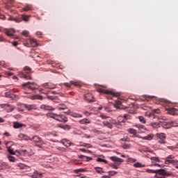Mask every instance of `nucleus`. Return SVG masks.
<instances>
[{
    "mask_svg": "<svg viewBox=\"0 0 178 178\" xmlns=\"http://www.w3.org/2000/svg\"><path fill=\"white\" fill-rule=\"evenodd\" d=\"M167 126H172L173 127H178V124L173 121H170L167 123Z\"/></svg>",
    "mask_w": 178,
    "mask_h": 178,
    "instance_id": "28",
    "label": "nucleus"
},
{
    "mask_svg": "<svg viewBox=\"0 0 178 178\" xmlns=\"http://www.w3.org/2000/svg\"><path fill=\"white\" fill-rule=\"evenodd\" d=\"M0 66H3V67H5V66H6L5 61H0Z\"/></svg>",
    "mask_w": 178,
    "mask_h": 178,
    "instance_id": "51",
    "label": "nucleus"
},
{
    "mask_svg": "<svg viewBox=\"0 0 178 178\" xmlns=\"http://www.w3.org/2000/svg\"><path fill=\"white\" fill-rule=\"evenodd\" d=\"M146 172H148V173H158V170H149L147 169Z\"/></svg>",
    "mask_w": 178,
    "mask_h": 178,
    "instance_id": "43",
    "label": "nucleus"
},
{
    "mask_svg": "<svg viewBox=\"0 0 178 178\" xmlns=\"http://www.w3.org/2000/svg\"><path fill=\"white\" fill-rule=\"evenodd\" d=\"M6 35L8 37H13V34H15V29H6L5 31Z\"/></svg>",
    "mask_w": 178,
    "mask_h": 178,
    "instance_id": "12",
    "label": "nucleus"
},
{
    "mask_svg": "<svg viewBox=\"0 0 178 178\" xmlns=\"http://www.w3.org/2000/svg\"><path fill=\"white\" fill-rule=\"evenodd\" d=\"M27 86H28L29 90H36L37 88V83H35V82L28 81L27 83L22 84V87H27Z\"/></svg>",
    "mask_w": 178,
    "mask_h": 178,
    "instance_id": "4",
    "label": "nucleus"
},
{
    "mask_svg": "<svg viewBox=\"0 0 178 178\" xmlns=\"http://www.w3.org/2000/svg\"><path fill=\"white\" fill-rule=\"evenodd\" d=\"M103 124L106 126V127H108V129H112V127H113V126L112 125V124H111L108 121H104Z\"/></svg>",
    "mask_w": 178,
    "mask_h": 178,
    "instance_id": "26",
    "label": "nucleus"
},
{
    "mask_svg": "<svg viewBox=\"0 0 178 178\" xmlns=\"http://www.w3.org/2000/svg\"><path fill=\"white\" fill-rule=\"evenodd\" d=\"M24 108H26L27 111H35V109H37V106L34 104H32V105L24 104Z\"/></svg>",
    "mask_w": 178,
    "mask_h": 178,
    "instance_id": "8",
    "label": "nucleus"
},
{
    "mask_svg": "<svg viewBox=\"0 0 178 178\" xmlns=\"http://www.w3.org/2000/svg\"><path fill=\"white\" fill-rule=\"evenodd\" d=\"M47 98L48 99H51V100L55 99V97L54 96H47Z\"/></svg>",
    "mask_w": 178,
    "mask_h": 178,
    "instance_id": "56",
    "label": "nucleus"
},
{
    "mask_svg": "<svg viewBox=\"0 0 178 178\" xmlns=\"http://www.w3.org/2000/svg\"><path fill=\"white\" fill-rule=\"evenodd\" d=\"M152 127H154V129H158V127H159V123L158 122H154L152 124Z\"/></svg>",
    "mask_w": 178,
    "mask_h": 178,
    "instance_id": "42",
    "label": "nucleus"
},
{
    "mask_svg": "<svg viewBox=\"0 0 178 178\" xmlns=\"http://www.w3.org/2000/svg\"><path fill=\"white\" fill-rule=\"evenodd\" d=\"M102 178H111L109 175H103Z\"/></svg>",
    "mask_w": 178,
    "mask_h": 178,
    "instance_id": "61",
    "label": "nucleus"
},
{
    "mask_svg": "<svg viewBox=\"0 0 178 178\" xmlns=\"http://www.w3.org/2000/svg\"><path fill=\"white\" fill-rule=\"evenodd\" d=\"M47 118L55 119V120H58V122H67V118L60 114H56V113L49 112L47 113Z\"/></svg>",
    "mask_w": 178,
    "mask_h": 178,
    "instance_id": "1",
    "label": "nucleus"
},
{
    "mask_svg": "<svg viewBox=\"0 0 178 178\" xmlns=\"http://www.w3.org/2000/svg\"><path fill=\"white\" fill-rule=\"evenodd\" d=\"M24 70H25L26 73H31V68L30 67H24Z\"/></svg>",
    "mask_w": 178,
    "mask_h": 178,
    "instance_id": "37",
    "label": "nucleus"
},
{
    "mask_svg": "<svg viewBox=\"0 0 178 178\" xmlns=\"http://www.w3.org/2000/svg\"><path fill=\"white\" fill-rule=\"evenodd\" d=\"M43 87H44V88H47V89H54V88H55V86L51 85V83H44Z\"/></svg>",
    "mask_w": 178,
    "mask_h": 178,
    "instance_id": "23",
    "label": "nucleus"
},
{
    "mask_svg": "<svg viewBox=\"0 0 178 178\" xmlns=\"http://www.w3.org/2000/svg\"><path fill=\"white\" fill-rule=\"evenodd\" d=\"M63 145H65V147H72V145H74L73 143H71L70 141L66 140H63Z\"/></svg>",
    "mask_w": 178,
    "mask_h": 178,
    "instance_id": "17",
    "label": "nucleus"
},
{
    "mask_svg": "<svg viewBox=\"0 0 178 178\" xmlns=\"http://www.w3.org/2000/svg\"><path fill=\"white\" fill-rule=\"evenodd\" d=\"M1 108H3L7 112H12L15 109V107L10 104H2Z\"/></svg>",
    "mask_w": 178,
    "mask_h": 178,
    "instance_id": "7",
    "label": "nucleus"
},
{
    "mask_svg": "<svg viewBox=\"0 0 178 178\" xmlns=\"http://www.w3.org/2000/svg\"><path fill=\"white\" fill-rule=\"evenodd\" d=\"M12 44L13 45V47H17L18 43H17V42H13Z\"/></svg>",
    "mask_w": 178,
    "mask_h": 178,
    "instance_id": "57",
    "label": "nucleus"
},
{
    "mask_svg": "<svg viewBox=\"0 0 178 178\" xmlns=\"http://www.w3.org/2000/svg\"><path fill=\"white\" fill-rule=\"evenodd\" d=\"M8 20L15 22L16 23H20V22H22V18H15L14 17H10Z\"/></svg>",
    "mask_w": 178,
    "mask_h": 178,
    "instance_id": "22",
    "label": "nucleus"
},
{
    "mask_svg": "<svg viewBox=\"0 0 178 178\" xmlns=\"http://www.w3.org/2000/svg\"><path fill=\"white\" fill-rule=\"evenodd\" d=\"M128 131L130 134H133V136H136V134H137V131H136V129H134L133 128L129 129Z\"/></svg>",
    "mask_w": 178,
    "mask_h": 178,
    "instance_id": "30",
    "label": "nucleus"
},
{
    "mask_svg": "<svg viewBox=\"0 0 178 178\" xmlns=\"http://www.w3.org/2000/svg\"><path fill=\"white\" fill-rule=\"evenodd\" d=\"M8 161H10V162H15V161H16V159H15V157L10 156H8Z\"/></svg>",
    "mask_w": 178,
    "mask_h": 178,
    "instance_id": "44",
    "label": "nucleus"
},
{
    "mask_svg": "<svg viewBox=\"0 0 178 178\" xmlns=\"http://www.w3.org/2000/svg\"><path fill=\"white\" fill-rule=\"evenodd\" d=\"M145 116L147 118H149V119H155V114H154V113H151V112H147L145 113Z\"/></svg>",
    "mask_w": 178,
    "mask_h": 178,
    "instance_id": "19",
    "label": "nucleus"
},
{
    "mask_svg": "<svg viewBox=\"0 0 178 178\" xmlns=\"http://www.w3.org/2000/svg\"><path fill=\"white\" fill-rule=\"evenodd\" d=\"M33 9V6L31 5H26L24 8L23 10L25 12H29V10H31Z\"/></svg>",
    "mask_w": 178,
    "mask_h": 178,
    "instance_id": "29",
    "label": "nucleus"
},
{
    "mask_svg": "<svg viewBox=\"0 0 178 178\" xmlns=\"http://www.w3.org/2000/svg\"><path fill=\"white\" fill-rule=\"evenodd\" d=\"M114 106L117 109H122V102H120V101L119 100L115 101V104H114Z\"/></svg>",
    "mask_w": 178,
    "mask_h": 178,
    "instance_id": "21",
    "label": "nucleus"
},
{
    "mask_svg": "<svg viewBox=\"0 0 178 178\" xmlns=\"http://www.w3.org/2000/svg\"><path fill=\"white\" fill-rule=\"evenodd\" d=\"M97 91L98 92H102L103 94H111V95H113V97H120V93L119 92H115L102 88H97Z\"/></svg>",
    "mask_w": 178,
    "mask_h": 178,
    "instance_id": "3",
    "label": "nucleus"
},
{
    "mask_svg": "<svg viewBox=\"0 0 178 178\" xmlns=\"http://www.w3.org/2000/svg\"><path fill=\"white\" fill-rule=\"evenodd\" d=\"M72 85H74L75 86H80L79 82H75L73 81H71L70 83H64V86H65V87H68V88H70L72 87Z\"/></svg>",
    "mask_w": 178,
    "mask_h": 178,
    "instance_id": "10",
    "label": "nucleus"
},
{
    "mask_svg": "<svg viewBox=\"0 0 178 178\" xmlns=\"http://www.w3.org/2000/svg\"><path fill=\"white\" fill-rule=\"evenodd\" d=\"M110 159L113 162H123V159L118 158L117 156H111L110 157Z\"/></svg>",
    "mask_w": 178,
    "mask_h": 178,
    "instance_id": "18",
    "label": "nucleus"
},
{
    "mask_svg": "<svg viewBox=\"0 0 178 178\" xmlns=\"http://www.w3.org/2000/svg\"><path fill=\"white\" fill-rule=\"evenodd\" d=\"M31 45H32V47H37V40H34V39H31L29 41Z\"/></svg>",
    "mask_w": 178,
    "mask_h": 178,
    "instance_id": "33",
    "label": "nucleus"
},
{
    "mask_svg": "<svg viewBox=\"0 0 178 178\" xmlns=\"http://www.w3.org/2000/svg\"><path fill=\"white\" fill-rule=\"evenodd\" d=\"M15 119H20L21 116L20 115H15Z\"/></svg>",
    "mask_w": 178,
    "mask_h": 178,
    "instance_id": "64",
    "label": "nucleus"
},
{
    "mask_svg": "<svg viewBox=\"0 0 178 178\" xmlns=\"http://www.w3.org/2000/svg\"><path fill=\"white\" fill-rule=\"evenodd\" d=\"M13 124L14 129H20V127H23V124H20L19 122H14Z\"/></svg>",
    "mask_w": 178,
    "mask_h": 178,
    "instance_id": "25",
    "label": "nucleus"
},
{
    "mask_svg": "<svg viewBox=\"0 0 178 178\" xmlns=\"http://www.w3.org/2000/svg\"><path fill=\"white\" fill-rule=\"evenodd\" d=\"M95 170H96V172H97V173H102V168L96 167Z\"/></svg>",
    "mask_w": 178,
    "mask_h": 178,
    "instance_id": "46",
    "label": "nucleus"
},
{
    "mask_svg": "<svg viewBox=\"0 0 178 178\" xmlns=\"http://www.w3.org/2000/svg\"><path fill=\"white\" fill-rule=\"evenodd\" d=\"M156 136L157 138H159V140H165L166 138V134L164 133L156 134Z\"/></svg>",
    "mask_w": 178,
    "mask_h": 178,
    "instance_id": "16",
    "label": "nucleus"
},
{
    "mask_svg": "<svg viewBox=\"0 0 178 178\" xmlns=\"http://www.w3.org/2000/svg\"><path fill=\"white\" fill-rule=\"evenodd\" d=\"M85 97L88 102H94L95 101V99L92 94H88Z\"/></svg>",
    "mask_w": 178,
    "mask_h": 178,
    "instance_id": "13",
    "label": "nucleus"
},
{
    "mask_svg": "<svg viewBox=\"0 0 178 178\" xmlns=\"http://www.w3.org/2000/svg\"><path fill=\"white\" fill-rule=\"evenodd\" d=\"M122 147L124 149H129V148H131V145H130L129 144H124V145H122Z\"/></svg>",
    "mask_w": 178,
    "mask_h": 178,
    "instance_id": "39",
    "label": "nucleus"
},
{
    "mask_svg": "<svg viewBox=\"0 0 178 178\" xmlns=\"http://www.w3.org/2000/svg\"><path fill=\"white\" fill-rule=\"evenodd\" d=\"M175 159V156H173L172 155H169L168 157H166L165 159Z\"/></svg>",
    "mask_w": 178,
    "mask_h": 178,
    "instance_id": "53",
    "label": "nucleus"
},
{
    "mask_svg": "<svg viewBox=\"0 0 178 178\" xmlns=\"http://www.w3.org/2000/svg\"><path fill=\"white\" fill-rule=\"evenodd\" d=\"M138 138H141L142 140H147V141H151L154 138V134H149L147 136L141 137L136 136Z\"/></svg>",
    "mask_w": 178,
    "mask_h": 178,
    "instance_id": "9",
    "label": "nucleus"
},
{
    "mask_svg": "<svg viewBox=\"0 0 178 178\" xmlns=\"http://www.w3.org/2000/svg\"><path fill=\"white\" fill-rule=\"evenodd\" d=\"M32 99H40L41 101L42 100V96L40 95H35L32 97Z\"/></svg>",
    "mask_w": 178,
    "mask_h": 178,
    "instance_id": "32",
    "label": "nucleus"
},
{
    "mask_svg": "<svg viewBox=\"0 0 178 178\" xmlns=\"http://www.w3.org/2000/svg\"><path fill=\"white\" fill-rule=\"evenodd\" d=\"M41 109H43V111H55V108H52L51 106H47L45 104H42L40 106Z\"/></svg>",
    "mask_w": 178,
    "mask_h": 178,
    "instance_id": "11",
    "label": "nucleus"
},
{
    "mask_svg": "<svg viewBox=\"0 0 178 178\" xmlns=\"http://www.w3.org/2000/svg\"><path fill=\"white\" fill-rule=\"evenodd\" d=\"M159 144H166V142L165 141H163V140H160L159 141Z\"/></svg>",
    "mask_w": 178,
    "mask_h": 178,
    "instance_id": "62",
    "label": "nucleus"
},
{
    "mask_svg": "<svg viewBox=\"0 0 178 178\" xmlns=\"http://www.w3.org/2000/svg\"><path fill=\"white\" fill-rule=\"evenodd\" d=\"M108 173L111 176H115V175H118V171H109Z\"/></svg>",
    "mask_w": 178,
    "mask_h": 178,
    "instance_id": "47",
    "label": "nucleus"
},
{
    "mask_svg": "<svg viewBox=\"0 0 178 178\" xmlns=\"http://www.w3.org/2000/svg\"><path fill=\"white\" fill-rule=\"evenodd\" d=\"M100 118H102V119H108V116H106L104 114H101Z\"/></svg>",
    "mask_w": 178,
    "mask_h": 178,
    "instance_id": "52",
    "label": "nucleus"
},
{
    "mask_svg": "<svg viewBox=\"0 0 178 178\" xmlns=\"http://www.w3.org/2000/svg\"><path fill=\"white\" fill-rule=\"evenodd\" d=\"M60 129H63L64 130H70V126L69 125H59Z\"/></svg>",
    "mask_w": 178,
    "mask_h": 178,
    "instance_id": "34",
    "label": "nucleus"
},
{
    "mask_svg": "<svg viewBox=\"0 0 178 178\" xmlns=\"http://www.w3.org/2000/svg\"><path fill=\"white\" fill-rule=\"evenodd\" d=\"M30 140L31 141H34V143H36L37 144H40L38 145V147H40V148L42 147V145H45V143L42 141V139L38 136H33Z\"/></svg>",
    "mask_w": 178,
    "mask_h": 178,
    "instance_id": "2",
    "label": "nucleus"
},
{
    "mask_svg": "<svg viewBox=\"0 0 178 178\" xmlns=\"http://www.w3.org/2000/svg\"><path fill=\"white\" fill-rule=\"evenodd\" d=\"M97 162H104V163H108V161L101 158H97Z\"/></svg>",
    "mask_w": 178,
    "mask_h": 178,
    "instance_id": "40",
    "label": "nucleus"
},
{
    "mask_svg": "<svg viewBox=\"0 0 178 178\" xmlns=\"http://www.w3.org/2000/svg\"><path fill=\"white\" fill-rule=\"evenodd\" d=\"M167 148H168V149H172V150H173V149H175V148H176V147H173V146H168Z\"/></svg>",
    "mask_w": 178,
    "mask_h": 178,
    "instance_id": "59",
    "label": "nucleus"
},
{
    "mask_svg": "<svg viewBox=\"0 0 178 178\" xmlns=\"http://www.w3.org/2000/svg\"><path fill=\"white\" fill-rule=\"evenodd\" d=\"M74 118H81V115L77 113L72 114Z\"/></svg>",
    "mask_w": 178,
    "mask_h": 178,
    "instance_id": "50",
    "label": "nucleus"
},
{
    "mask_svg": "<svg viewBox=\"0 0 178 178\" xmlns=\"http://www.w3.org/2000/svg\"><path fill=\"white\" fill-rule=\"evenodd\" d=\"M154 177H156V178H165V176H163V175L161 176V175H156L154 176Z\"/></svg>",
    "mask_w": 178,
    "mask_h": 178,
    "instance_id": "54",
    "label": "nucleus"
},
{
    "mask_svg": "<svg viewBox=\"0 0 178 178\" xmlns=\"http://www.w3.org/2000/svg\"><path fill=\"white\" fill-rule=\"evenodd\" d=\"M78 158H79V159H82L83 161H86V162H88V161H91L92 159V158L88 157V156H86L84 155H79Z\"/></svg>",
    "mask_w": 178,
    "mask_h": 178,
    "instance_id": "14",
    "label": "nucleus"
},
{
    "mask_svg": "<svg viewBox=\"0 0 178 178\" xmlns=\"http://www.w3.org/2000/svg\"><path fill=\"white\" fill-rule=\"evenodd\" d=\"M178 163L177 160H169V159H165V165H169L172 163V165H176V163Z\"/></svg>",
    "mask_w": 178,
    "mask_h": 178,
    "instance_id": "15",
    "label": "nucleus"
},
{
    "mask_svg": "<svg viewBox=\"0 0 178 178\" xmlns=\"http://www.w3.org/2000/svg\"><path fill=\"white\" fill-rule=\"evenodd\" d=\"M29 31H22V35H24V37H29Z\"/></svg>",
    "mask_w": 178,
    "mask_h": 178,
    "instance_id": "45",
    "label": "nucleus"
},
{
    "mask_svg": "<svg viewBox=\"0 0 178 178\" xmlns=\"http://www.w3.org/2000/svg\"><path fill=\"white\" fill-rule=\"evenodd\" d=\"M57 109L58 111H65V109H67V107L65 104H61L57 107Z\"/></svg>",
    "mask_w": 178,
    "mask_h": 178,
    "instance_id": "27",
    "label": "nucleus"
},
{
    "mask_svg": "<svg viewBox=\"0 0 178 178\" xmlns=\"http://www.w3.org/2000/svg\"><path fill=\"white\" fill-rule=\"evenodd\" d=\"M0 19H5V15H0Z\"/></svg>",
    "mask_w": 178,
    "mask_h": 178,
    "instance_id": "63",
    "label": "nucleus"
},
{
    "mask_svg": "<svg viewBox=\"0 0 178 178\" xmlns=\"http://www.w3.org/2000/svg\"><path fill=\"white\" fill-rule=\"evenodd\" d=\"M120 141H124V142L129 141V138H121Z\"/></svg>",
    "mask_w": 178,
    "mask_h": 178,
    "instance_id": "55",
    "label": "nucleus"
},
{
    "mask_svg": "<svg viewBox=\"0 0 178 178\" xmlns=\"http://www.w3.org/2000/svg\"><path fill=\"white\" fill-rule=\"evenodd\" d=\"M18 168H19V169H27V165L20 163L17 164Z\"/></svg>",
    "mask_w": 178,
    "mask_h": 178,
    "instance_id": "35",
    "label": "nucleus"
},
{
    "mask_svg": "<svg viewBox=\"0 0 178 178\" xmlns=\"http://www.w3.org/2000/svg\"><path fill=\"white\" fill-rule=\"evenodd\" d=\"M83 147H88V148H91V145L90 144H85Z\"/></svg>",
    "mask_w": 178,
    "mask_h": 178,
    "instance_id": "60",
    "label": "nucleus"
},
{
    "mask_svg": "<svg viewBox=\"0 0 178 178\" xmlns=\"http://www.w3.org/2000/svg\"><path fill=\"white\" fill-rule=\"evenodd\" d=\"M165 106L164 107V111H167L168 112H176L177 109L172 107L170 106V103H169L168 101H165Z\"/></svg>",
    "mask_w": 178,
    "mask_h": 178,
    "instance_id": "5",
    "label": "nucleus"
},
{
    "mask_svg": "<svg viewBox=\"0 0 178 178\" xmlns=\"http://www.w3.org/2000/svg\"><path fill=\"white\" fill-rule=\"evenodd\" d=\"M20 76L25 79L26 80H31V76H30V75H26V74L21 72L20 74Z\"/></svg>",
    "mask_w": 178,
    "mask_h": 178,
    "instance_id": "24",
    "label": "nucleus"
},
{
    "mask_svg": "<svg viewBox=\"0 0 178 178\" xmlns=\"http://www.w3.org/2000/svg\"><path fill=\"white\" fill-rule=\"evenodd\" d=\"M144 165H142L140 163L137 162L136 163L134 164V168H144Z\"/></svg>",
    "mask_w": 178,
    "mask_h": 178,
    "instance_id": "36",
    "label": "nucleus"
},
{
    "mask_svg": "<svg viewBox=\"0 0 178 178\" xmlns=\"http://www.w3.org/2000/svg\"><path fill=\"white\" fill-rule=\"evenodd\" d=\"M12 145H13V142L12 141L6 143V146L8 149V152H9V154H10V155H15V151H13V149L10 147H12Z\"/></svg>",
    "mask_w": 178,
    "mask_h": 178,
    "instance_id": "6",
    "label": "nucleus"
},
{
    "mask_svg": "<svg viewBox=\"0 0 178 178\" xmlns=\"http://www.w3.org/2000/svg\"><path fill=\"white\" fill-rule=\"evenodd\" d=\"M158 172H159V175H161L163 176H165V174H166V170L163 169L156 170Z\"/></svg>",
    "mask_w": 178,
    "mask_h": 178,
    "instance_id": "38",
    "label": "nucleus"
},
{
    "mask_svg": "<svg viewBox=\"0 0 178 178\" xmlns=\"http://www.w3.org/2000/svg\"><path fill=\"white\" fill-rule=\"evenodd\" d=\"M36 35H38V37H39V38H41L42 37V32H41V31L36 32Z\"/></svg>",
    "mask_w": 178,
    "mask_h": 178,
    "instance_id": "49",
    "label": "nucleus"
},
{
    "mask_svg": "<svg viewBox=\"0 0 178 178\" xmlns=\"http://www.w3.org/2000/svg\"><path fill=\"white\" fill-rule=\"evenodd\" d=\"M10 166L8 163H1L0 164V169L3 170V169H9Z\"/></svg>",
    "mask_w": 178,
    "mask_h": 178,
    "instance_id": "20",
    "label": "nucleus"
},
{
    "mask_svg": "<svg viewBox=\"0 0 178 178\" xmlns=\"http://www.w3.org/2000/svg\"><path fill=\"white\" fill-rule=\"evenodd\" d=\"M151 161H154V162H159V159L158 157H151Z\"/></svg>",
    "mask_w": 178,
    "mask_h": 178,
    "instance_id": "48",
    "label": "nucleus"
},
{
    "mask_svg": "<svg viewBox=\"0 0 178 178\" xmlns=\"http://www.w3.org/2000/svg\"><path fill=\"white\" fill-rule=\"evenodd\" d=\"M170 115H172V116L178 115V114L177 113H175V112H170Z\"/></svg>",
    "mask_w": 178,
    "mask_h": 178,
    "instance_id": "58",
    "label": "nucleus"
},
{
    "mask_svg": "<svg viewBox=\"0 0 178 178\" xmlns=\"http://www.w3.org/2000/svg\"><path fill=\"white\" fill-rule=\"evenodd\" d=\"M138 119H139V120H140V122L141 123H143V124H145V118H144V117H143V116H139V117H138Z\"/></svg>",
    "mask_w": 178,
    "mask_h": 178,
    "instance_id": "41",
    "label": "nucleus"
},
{
    "mask_svg": "<svg viewBox=\"0 0 178 178\" xmlns=\"http://www.w3.org/2000/svg\"><path fill=\"white\" fill-rule=\"evenodd\" d=\"M31 15H22V17H19V19H22V21L24 20V22H29V17H30Z\"/></svg>",
    "mask_w": 178,
    "mask_h": 178,
    "instance_id": "31",
    "label": "nucleus"
}]
</instances>
